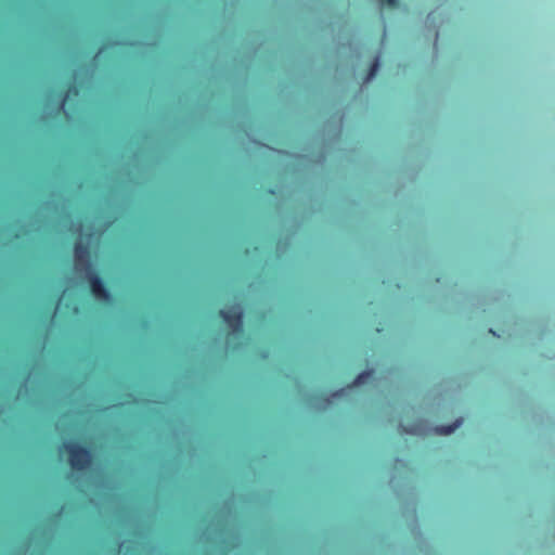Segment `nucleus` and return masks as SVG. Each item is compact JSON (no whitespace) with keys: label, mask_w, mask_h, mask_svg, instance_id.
<instances>
[{"label":"nucleus","mask_w":555,"mask_h":555,"mask_svg":"<svg viewBox=\"0 0 555 555\" xmlns=\"http://www.w3.org/2000/svg\"><path fill=\"white\" fill-rule=\"evenodd\" d=\"M62 448L67 454V463L73 472L85 473L91 467L93 456L88 447L76 442H66Z\"/></svg>","instance_id":"1"},{"label":"nucleus","mask_w":555,"mask_h":555,"mask_svg":"<svg viewBox=\"0 0 555 555\" xmlns=\"http://www.w3.org/2000/svg\"><path fill=\"white\" fill-rule=\"evenodd\" d=\"M86 281L91 295L99 301L106 302L111 299V293L103 279L93 270L87 271Z\"/></svg>","instance_id":"2"},{"label":"nucleus","mask_w":555,"mask_h":555,"mask_svg":"<svg viewBox=\"0 0 555 555\" xmlns=\"http://www.w3.org/2000/svg\"><path fill=\"white\" fill-rule=\"evenodd\" d=\"M219 317L232 330L233 333L242 335L243 328V311L237 306H232L219 310Z\"/></svg>","instance_id":"3"},{"label":"nucleus","mask_w":555,"mask_h":555,"mask_svg":"<svg viewBox=\"0 0 555 555\" xmlns=\"http://www.w3.org/2000/svg\"><path fill=\"white\" fill-rule=\"evenodd\" d=\"M75 255V267L78 271L86 269V271L92 270L91 266V253L88 244L77 241L74 244Z\"/></svg>","instance_id":"4"},{"label":"nucleus","mask_w":555,"mask_h":555,"mask_svg":"<svg viewBox=\"0 0 555 555\" xmlns=\"http://www.w3.org/2000/svg\"><path fill=\"white\" fill-rule=\"evenodd\" d=\"M462 418H459L456 420L453 424L451 425H441V426H437L435 428V431L439 435H450L451 433H453L457 427H460V425L462 424Z\"/></svg>","instance_id":"5"},{"label":"nucleus","mask_w":555,"mask_h":555,"mask_svg":"<svg viewBox=\"0 0 555 555\" xmlns=\"http://www.w3.org/2000/svg\"><path fill=\"white\" fill-rule=\"evenodd\" d=\"M373 374H374V372L372 370L360 373L354 378L352 386H360V385L366 383V380H369L370 378L373 377Z\"/></svg>","instance_id":"6"},{"label":"nucleus","mask_w":555,"mask_h":555,"mask_svg":"<svg viewBox=\"0 0 555 555\" xmlns=\"http://www.w3.org/2000/svg\"><path fill=\"white\" fill-rule=\"evenodd\" d=\"M79 94V89L76 85L72 83L67 87L66 91L64 92V94L62 95V100H61V106H64V104L66 103L67 99L69 95H78Z\"/></svg>","instance_id":"7"},{"label":"nucleus","mask_w":555,"mask_h":555,"mask_svg":"<svg viewBox=\"0 0 555 555\" xmlns=\"http://www.w3.org/2000/svg\"><path fill=\"white\" fill-rule=\"evenodd\" d=\"M378 67H379V61H378V57H375V60L370 65L366 80H371L376 75Z\"/></svg>","instance_id":"8"},{"label":"nucleus","mask_w":555,"mask_h":555,"mask_svg":"<svg viewBox=\"0 0 555 555\" xmlns=\"http://www.w3.org/2000/svg\"><path fill=\"white\" fill-rule=\"evenodd\" d=\"M382 5H387L390 8H397L399 5V0H379Z\"/></svg>","instance_id":"9"},{"label":"nucleus","mask_w":555,"mask_h":555,"mask_svg":"<svg viewBox=\"0 0 555 555\" xmlns=\"http://www.w3.org/2000/svg\"><path fill=\"white\" fill-rule=\"evenodd\" d=\"M403 431L409 433V434H418L420 426L417 424H415L411 428H403Z\"/></svg>","instance_id":"10"},{"label":"nucleus","mask_w":555,"mask_h":555,"mask_svg":"<svg viewBox=\"0 0 555 555\" xmlns=\"http://www.w3.org/2000/svg\"><path fill=\"white\" fill-rule=\"evenodd\" d=\"M343 391H344V389H341V390H339V391H337V392H334V395H333V396H334V397H335V396H339Z\"/></svg>","instance_id":"11"},{"label":"nucleus","mask_w":555,"mask_h":555,"mask_svg":"<svg viewBox=\"0 0 555 555\" xmlns=\"http://www.w3.org/2000/svg\"><path fill=\"white\" fill-rule=\"evenodd\" d=\"M102 50H99L98 53L95 54V57L101 54Z\"/></svg>","instance_id":"12"}]
</instances>
